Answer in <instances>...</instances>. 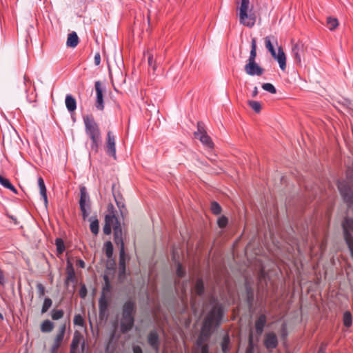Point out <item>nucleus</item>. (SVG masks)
<instances>
[{"instance_id": "obj_1", "label": "nucleus", "mask_w": 353, "mask_h": 353, "mask_svg": "<svg viewBox=\"0 0 353 353\" xmlns=\"http://www.w3.org/2000/svg\"><path fill=\"white\" fill-rule=\"evenodd\" d=\"M338 188L345 203L347 205V216L342 223L343 236L345 243L353 259V170L348 169L347 179L345 181H339Z\"/></svg>"}, {"instance_id": "obj_2", "label": "nucleus", "mask_w": 353, "mask_h": 353, "mask_svg": "<svg viewBox=\"0 0 353 353\" xmlns=\"http://www.w3.org/2000/svg\"><path fill=\"white\" fill-rule=\"evenodd\" d=\"M114 230V243L119 245V272L120 274L125 273V254L124 243L122 237V229L117 216L113 213L105 215V225L103 230L105 234L108 235Z\"/></svg>"}, {"instance_id": "obj_3", "label": "nucleus", "mask_w": 353, "mask_h": 353, "mask_svg": "<svg viewBox=\"0 0 353 353\" xmlns=\"http://www.w3.org/2000/svg\"><path fill=\"white\" fill-rule=\"evenodd\" d=\"M223 316V309L221 305L216 304L206 316L203 321L200 335L196 341V345L206 344L210 337L214 327L218 326Z\"/></svg>"}, {"instance_id": "obj_4", "label": "nucleus", "mask_w": 353, "mask_h": 353, "mask_svg": "<svg viewBox=\"0 0 353 353\" xmlns=\"http://www.w3.org/2000/svg\"><path fill=\"white\" fill-rule=\"evenodd\" d=\"M136 304L134 301H127L122 307L120 329L122 333H126L134 326Z\"/></svg>"}, {"instance_id": "obj_5", "label": "nucleus", "mask_w": 353, "mask_h": 353, "mask_svg": "<svg viewBox=\"0 0 353 353\" xmlns=\"http://www.w3.org/2000/svg\"><path fill=\"white\" fill-rule=\"evenodd\" d=\"M83 119L85 132L92 141L91 150L94 152H97L99 145L101 141V132L99 125L95 122L92 115H84Z\"/></svg>"}, {"instance_id": "obj_6", "label": "nucleus", "mask_w": 353, "mask_h": 353, "mask_svg": "<svg viewBox=\"0 0 353 353\" xmlns=\"http://www.w3.org/2000/svg\"><path fill=\"white\" fill-rule=\"evenodd\" d=\"M256 39L252 38L250 56L244 66L245 73L250 76H261L264 72V69L256 62Z\"/></svg>"}, {"instance_id": "obj_7", "label": "nucleus", "mask_w": 353, "mask_h": 353, "mask_svg": "<svg viewBox=\"0 0 353 353\" xmlns=\"http://www.w3.org/2000/svg\"><path fill=\"white\" fill-rule=\"evenodd\" d=\"M249 5V0H241L239 8V22L247 27L251 28L255 23L256 17L254 14H248Z\"/></svg>"}, {"instance_id": "obj_8", "label": "nucleus", "mask_w": 353, "mask_h": 353, "mask_svg": "<svg viewBox=\"0 0 353 353\" xmlns=\"http://www.w3.org/2000/svg\"><path fill=\"white\" fill-rule=\"evenodd\" d=\"M196 138L199 139L200 141L206 147L212 148L214 144L211 138L207 134L205 129V125L203 122L199 121L197 123V131L194 132Z\"/></svg>"}, {"instance_id": "obj_9", "label": "nucleus", "mask_w": 353, "mask_h": 353, "mask_svg": "<svg viewBox=\"0 0 353 353\" xmlns=\"http://www.w3.org/2000/svg\"><path fill=\"white\" fill-rule=\"evenodd\" d=\"M85 344L83 335L78 331L74 333V336L70 345V353H83Z\"/></svg>"}, {"instance_id": "obj_10", "label": "nucleus", "mask_w": 353, "mask_h": 353, "mask_svg": "<svg viewBox=\"0 0 353 353\" xmlns=\"http://www.w3.org/2000/svg\"><path fill=\"white\" fill-rule=\"evenodd\" d=\"M81 197L79 201L80 209L82 212L83 219L85 220L90 210V200L89 196L86 192L85 188L82 187L80 190Z\"/></svg>"}, {"instance_id": "obj_11", "label": "nucleus", "mask_w": 353, "mask_h": 353, "mask_svg": "<svg viewBox=\"0 0 353 353\" xmlns=\"http://www.w3.org/2000/svg\"><path fill=\"white\" fill-rule=\"evenodd\" d=\"M306 48L301 41L292 43V54L296 64L301 65Z\"/></svg>"}, {"instance_id": "obj_12", "label": "nucleus", "mask_w": 353, "mask_h": 353, "mask_svg": "<svg viewBox=\"0 0 353 353\" xmlns=\"http://www.w3.org/2000/svg\"><path fill=\"white\" fill-rule=\"evenodd\" d=\"M147 339L148 343L150 345V347L156 352V353H159L161 345V340L157 330H151L148 335Z\"/></svg>"}, {"instance_id": "obj_13", "label": "nucleus", "mask_w": 353, "mask_h": 353, "mask_svg": "<svg viewBox=\"0 0 353 353\" xmlns=\"http://www.w3.org/2000/svg\"><path fill=\"white\" fill-rule=\"evenodd\" d=\"M278 343L277 336L274 332H268L264 335L263 344L268 350L275 349Z\"/></svg>"}, {"instance_id": "obj_14", "label": "nucleus", "mask_w": 353, "mask_h": 353, "mask_svg": "<svg viewBox=\"0 0 353 353\" xmlns=\"http://www.w3.org/2000/svg\"><path fill=\"white\" fill-rule=\"evenodd\" d=\"M108 300L103 293L99 301V317L101 320L107 319L108 316Z\"/></svg>"}, {"instance_id": "obj_15", "label": "nucleus", "mask_w": 353, "mask_h": 353, "mask_svg": "<svg viewBox=\"0 0 353 353\" xmlns=\"http://www.w3.org/2000/svg\"><path fill=\"white\" fill-rule=\"evenodd\" d=\"M94 88L96 91V103L95 106L99 110H103L104 108L103 104V90L102 88L101 83L100 81H96L94 84Z\"/></svg>"}, {"instance_id": "obj_16", "label": "nucleus", "mask_w": 353, "mask_h": 353, "mask_svg": "<svg viewBox=\"0 0 353 353\" xmlns=\"http://www.w3.org/2000/svg\"><path fill=\"white\" fill-rule=\"evenodd\" d=\"M106 153L116 159L115 137L111 131L107 133Z\"/></svg>"}, {"instance_id": "obj_17", "label": "nucleus", "mask_w": 353, "mask_h": 353, "mask_svg": "<svg viewBox=\"0 0 353 353\" xmlns=\"http://www.w3.org/2000/svg\"><path fill=\"white\" fill-rule=\"evenodd\" d=\"M65 332V325L63 324L60 327L59 332L57 333V334L56 335V336L54 338L53 345L51 347L52 353H56L57 352L58 349L61 346V344L63 340Z\"/></svg>"}, {"instance_id": "obj_18", "label": "nucleus", "mask_w": 353, "mask_h": 353, "mask_svg": "<svg viewBox=\"0 0 353 353\" xmlns=\"http://www.w3.org/2000/svg\"><path fill=\"white\" fill-rule=\"evenodd\" d=\"M267 323V317L265 314H261L255 321V329L258 335H261L264 327Z\"/></svg>"}, {"instance_id": "obj_19", "label": "nucleus", "mask_w": 353, "mask_h": 353, "mask_svg": "<svg viewBox=\"0 0 353 353\" xmlns=\"http://www.w3.org/2000/svg\"><path fill=\"white\" fill-rule=\"evenodd\" d=\"M275 59L278 61L280 68L284 70L286 68V57L281 47L278 48L277 56Z\"/></svg>"}, {"instance_id": "obj_20", "label": "nucleus", "mask_w": 353, "mask_h": 353, "mask_svg": "<svg viewBox=\"0 0 353 353\" xmlns=\"http://www.w3.org/2000/svg\"><path fill=\"white\" fill-rule=\"evenodd\" d=\"M65 106L70 112H74L77 108V102L75 99L70 94H67L65 100Z\"/></svg>"}, {"instance_id": "obj_21", "label": "nucleus", "mask_w": 353, "mask_h": 353, "mask_svg": "<svg viewBox=\"0 0 353 353\" xmlns=\"http://www.w3.org/2000/svg\"><path fill=\"white\" fill-rule=\"evenodd\" d=\"M38 185L40 190V194L41 197L43 199L45 205L47 206L48 204V197H47V192H46V188L44 183L43 179L42 177H39L38 179Z\"/></svg>"}, {"instance_id": "obj_22", "label": "nucleus", "mask_w": 353, "mask_h": 353, "mask_svg": "<svg viewBox=\"0 0 353 353\" xmlns=\"http://www.w3.org/2000/svg\"><path fill=\"white\" fill-rule=\"evenodd\" d=\"M204 292V285L201 279H198L192 289V296L197 295L201 296Z\"/></svg>"}, {"instance_id": "obj_23", "label": "nucleus", "mask_w": 353, "mask_h": 353, "mask_svg": "<svg viewBox=\"0 0 353 353\" xmlns=\"http://www.w3.org/2000/svg\"><path fill=\"white\" fill-rule=\"evenodd\" d=\"M79 43V37L75 32L70 33L67 39V46L70 48L76 47Z\"/></svg>"}, {"instance_id": "obj_24", "label": "nucleus", "mask_w": 353, "mask_h": 353, "mask_svg": "<svg viewBox=\"0 0 353 353\" xmlns=\"http://www.w3.org/2000/svg\"><path fill=\"white\" fill-rule=\"evenodd\" d=\"M54 328V323L50 320H45L41 325V330L42 332H50Z\"/></svg>"}, {"instance_id": "obj_25", "label": "nucleus", "mask_w": 353, "mask_h": 353, "mask_svg": "<svg viewBox=\"0 0 353 353\" xmlns=\"http://www.w3.org/2000/svg\"><path fill=\"white\" fill-rule=\"evenodd\" d=\"M276 39L274 36H268L265 38V46L268 50L274 49L273 43H276Z\"/></svg>"}, {"instance_id": "obj_26", "label": "nucleus", "mask_w": 353, "mask_h": 353, "mask_svg": "<svg viewBox=\"0 0 353 353\" xmlns=\"http://www.w3.org/2000/svg\"><path fill=\"white\" fill-rule=\"evenodd\" d=\"M222 351L227 353L230 350V337L228 334L224 336L221 343Z\"/></svg>"}, {"instance_id": "obj_27", "label": "nucleus", "mask_w": 353, "mask_h": 353, "mask_svg": "<svg viewBox=\"0 0 353 353\" xmlns=\"http://www.w3.org/2000/svg\"><path fill=\"white\" fill-rule=\"evenodd\" d=\"M327 25L330 30H333L339 26V22L336 18L328 17L327 19Z\"/></svg>"}, {"instance_id": "obj_28", "label": "nucleus", "mask_w": 353, "mask_h": 353, "mask_svg": "<svg viewBox=\"0 0 353 353\" xmlns=\"http://www.w3.org/2000/svg\"><path fill=\"white\" fill-rule=\"evenodd\" d=\"M90 228L93 234L97 235L99 233V225L97 219L91 221Z\"/></svg>"}, {"instance_id": "obj_29", "label": "nucleus", "mask_w": 353, "mask_h": 353, "mask_svg": "<svg viewBox=\"0 0 353 353\" xmlns=\"http://www.w3.org/2000/svg\"><path fill=\"white\" fill-rule=\"evenodd\" d=\"M343 324L345 327H349L352 325V315L348 311L343 314Z\"/></svg>"}, {"instance_id": "obj_30", "label": "nucleus", "mask_w": 353, "mask_h": 353, "mask_svg": "<svg viewBox=\"0 0 353 353\" xmlns=\"http://www.w3.org/2000/svg\"><path fill=\"white\" fill-rule=\"evenodd\" d=\"M52 301L50 298H46L41 308V313H46L49 308L52 306Z\"/></svg>"}, {"instance_id": "obj_31", "label": "nucleus", "mask_w": 353, "mask_h": 353, "mask_svg": "<svg viewBox=\"0 0 353 353\" xmlns=\"http://www.w3.org/2000/svg\"><path fill=\"white\" fill-rule=\"evenodd\" d=\"M248 105L256 112H257V113L260 112V111L261 110V105L259 102L256 101H249Z\"/></svg>"}, {"instance_id": "obj_32", "label": "nucleus", "mask_w": 353, "mask_h": 353, "mask_svg": "<svg viewBox=\"0 0 353 353\" xmlns=\"http://www.w3.org/2000/svg\"><path fill=\"white\" fill-rule=\"evenodd\" d=\"M63 315L64 312L62 310H53L52 311L51 316L53 320L57 321L63 318Z\"/></svg>"}, {"instance_id": "obj_33", "label": "nucleus", "mask_w": 353, "mask_h": 353, "mask_svg": "<svg viewBox=\"0 0 353 353\" xmlns=\"http://www.w3.org/2000/svg\"><path fill=\"white\" fill-rule=\"evenodd\" d=\"M105 254L108 258H110L113 254V246L110 241H108L105 244Z\"/></svg>"}, {"instance_id": "obj_34", "label": "nucleus", "mask_w": 353, "mask_h": 353, "mask_svg": "<svg viewBox=\"0 0 353 353\" xmlns=\"http://www.w3.org/2000/svg\"><path fill=\"white\" fill-rule=\"evenodd\" d=\"M211 210L213 214L218 215L221 212V207L217 202L213 201L211 203Z\"/></svg>"}, {"instance_id": "obj_35", "label": "nucleus", "mask_w": 353, "mask_h": 353, "mask_svg": "<svg viewBox=\"0 0 353 353\" xmlns=\"http://www.w3.org/2000/svg\"><path fill=\"white\" fill-rule=\"evenodd\" d=\"M262 88L264 90L269 92L270 93H272V94H275L276 92V90L275 87L272 83H263L262 85Z\"/></svg>"}, {"instance_id": "obj_36", "label": "nucleus", "mask_w": 353, "mask_h": 353, "mask_svg": "<svg viewBox=\"0 0 353 353\" xmlns=\"http://www.w3.org/2000/svg\"><path fill=\"white\" fill-rule=\"evenodd\" d=\"M55 245L57 246V250L59 253L61 254L65 250L64 243L61 239H57L55 240Z\"/></svg>"}, {"instance_id": "obj_37", "label": "nucleus", "mask_w": 353, "mask_h": 353, "mask_svg": "<svg viewBox=\"0 0 353 353\" xmlns=\"http://www.w3.org/2000/svg\"><path fill=\"white\" fill-rule=\"evenodd\" d=\"M74 324L79 326H83L84 320L81 314H76L74 317Z\"/></svg>"}, {"instance_id": "obj_38", "label": "nucleus", "mask_w": 353, "mask_h": 353, "mask_svg": "<svg viewBox=\"0 0 353 353\" xmlns=\"http://www.w3.org/2000/svg\"><path fill=\"white\" fill-rule=\"evenodd\" d=\"M218 225L221 228H225L228 224V219L223 216L218 219Z\"/></svg>"}, {"instance_id": "obj_39", "label": "nucleus", "mask_w": 353, "mask_h": 353, "mask_svg": "<svg viewBox=\"0 0 353 353\" xmlns=\"http://www.w3.org/2000/svg\"><path fill=\"white\" fill-rule=\"evenodd\" d=\"M185 274V272L184 269L183 268L181 264L178 263L177 265V269H176V275L178 277L181 278L183 277Z\"/></svg>"}, {"instance_id": "obj_40", "label": "nucleus", "mask_w": 353, "mask_h": 353, "mask_svg": "<svg viewBox=\"0 0 353 353\" xmlns=\"http://www.w3.org/2000/svg\"><path fill=\"white\" fill-rule=\"evenodd\" d=\"M37 290L39 296H43L45 294V288L41 283L37 285Z\"/></svg>"}, {"instance_id": "obj_41", "label": "nucleus", "mask_w": 353, "mask_h": 353, "mask_svg": "<svg viewBox=\"0 0 353 353\" xmlns=\"http://www.w3.org/2000/svg\"><path fill=\"white\" fill-rule=\"evenodd\" d=\"M10 183V181L6 178H3L0 175V184L3 187L7 188V186Z\"/></svg>"}, {"instance_id": "obj_42", "label": "nucleus", "mask_w": 353, "mask_h": 353, "mask_svg": "<svg viewBox=\"0 0 353 353\" xmlns=\"http://www.w3.org/2000/svg\"><path fill=\"white\" fill-rule=\"evenodd\" d=\"M198 346L201 347V353H209V345L208 344H202Z\"/></svg>"}, {"instance_id": "obj_43", "label": "nucleus", "mask_w": 353, "mask_h": 353, "mask_svg": "<svg viewBox=\"0 0 353 353\" xmlns=\"http://www.w3.org/2000/svg\"><path fill=\"white\" fill-rule=\"evenodd\" d=\"M148 65L150 67L152 68L154 71L156 70V66L153 61V56L152 54L148 57Z\"/></svg>"}, {"instance_id": "obj_44", "label": "nucleus", "mask_w": 353, "mask_h": 353, "mask_svg": "<svg viewBox=\"0 0 353 353\" xmlns=\"http://www.w3.org/2000/svg\"><path fill=\"white\" fill-rule=\"evenodd\" d=\"M86 294H87V290H86V288H85V285H83V286L81 288V290H80V291H79V296H80L81 298H85V296H86Z\"/></svg>"}, {"instance_id": "obj_45", "label": "nucleus", "mask_w": 353, "mask_h": 353, "mask_svg": "<svg viewBox=\"0 0 353 353\" xmlns=\"http://www.w3.org/2000/svg\"><path fill=\"white\" fill-rule=\"evenodd\" d=\"M101 63V56L99 52L96 53L94 55V63L96 65H99Z\"/></svg>"}, {"instance_id": "obj_46", "label": "nucleus", "mask_w": 353, "mask_h": 353, "mask_svg": "<svg viewBox=\"0 0 353 353\" xmlns=\"http://www.w3.org/2000/svg\"><path fill=\"white\" fill-rule=\"evenodd\" d=\"M326 350V344L325 343H321L319 350L318 351V353H325Z\"/></svg>"}, {"instance_id": "obj_47", "label": "nucleus", "mask_w": 353, "mask_h": 353, "mask_svg": "<svg viewBox=\"0 0 353 353\" xmlns=\"http://www.w3.org/2000/svg\"><path fill=\"white\" fill-rule=\"evenodd\" d=\"M104 279L105 281V286L103 288V291H105V290L109 291L110 284H109L108 279L107 276H105Z\"/></svg>"}, {"instance_id": "obj_48", "label": "nucleus", "mask_w": 353, "mask_h": 353, "mask_svg": "<svg viewBox=\"0 0 353 353\" xmlns=\"http://www.w3.org/2000/svg\"><path fill=\"white\" fill-rule=\"evenodd\" d=\"M133 353H143L141 347L137 345L133 347Z\"/></svg>"}, {"instance_id": "obj_49", "label": "nucleus", "mask_w": 353, "mask_h": 353, "mask_svg": "<svg viewBox=\"0 0 353 353\" xmlns=\"http://www.w3.org/2000/svg\"><path fill=\"white\" fill-rule=\"evenodd\" d=\"M8 189H9L10 190H11L12 192H14V193H17V191L16 190V188L10 183H9V185L7 186Z\"/></svg>"}, {"instance_id": "obj_50", "label": "nucleus", "mask_w": 353, "mask_h": 353, "mask_svg": "<svg viewBox=\"0 0 353 353\" xmlns=\"http://www.w3.org/2000/svg\"><path fill=\"white\" fill-rule=\"evenodd\" d=\"M8 189H9L10 190H11L12 192H14V193H17V191L16 190V188L10 183H9V185L7 186Z\"/></svg>"}, {"instance_id": "obj_51", "label": "nucleus", "mask_w": 353, "mask_h": 353, "mask_svg": "<svg viewBox=\"0 0 353 353\" xmlns=\"http://www.w3.org/2000/svg\"><path fill=\"white\" fill-rule=\"evenodd\" d=\"M8 189H9L10 190H11L12 192H14V193H17V191L16 190V188L10 183H9V185L7 186Z\"/></svg>"}, {"instance_id": "obj_52", "label": "nucleus", "mask_w": 353, "mask_h": 353, "mask_svg": "<svg viewBox=\"0 0 353 353\" xmlns=\"http://www.w3.org/2000/svg\"><path fill=\"white\" fill-rule=\"evenodd\" d=\"M8 189H9L10 190H11L12 192H14V193H17V191L16 190V188L10 183H9V185L7 186Z\"/></svg>"}, {"instance_id": "obj_53", "label": "nucleus", "mask_w": 353, "mask_h": 353, "mask_svg": "<svg viewBox=\"0 0 353 353\" xmlns=\"http://www.w3.org/2000/svg\"><path fill=\"white\" fill-rule=\"evenodd\" d=\"M5 282L4 275L3 272L0 270V284L3 285Z\"/></svg>"}, {"instance_id": "obj_54", "label": "nucleus", "mask_w": 353, "mask_h": 353, "mask_svg": "<svg viewBox=\"0 0 353 353\" xmlns=\"http://www.w3.org/2000/svg\"><path fill=\"white\" fill-rule=\"evenodd\" d=\"M269 51H270L271 55L272 56V57H274L275 59L276 57V56H277V53L276 52L275 49L274 48V49L270 50Z\"/></svg>"}, {"instance_id": "obj_55", "label": "nucleus", "mask_w": 353, "mask_h": 353, "mask_svg": "<svg viewBox=\"0 0 353 353\" xmlns=\"http://www.w3.org/2000/svg\"><path fill=\"white\" fill-rule=\"evenodd\" d=\"M281 334H282V336L285 337V335H286V333H285V325H283L282 327H281Z\"/></svg>"}, {"instance_id": "obj_56", "label": "nucleus", "mask_w": 353, "mask_h": 353, "mask_svg": "<svg viewBox=\"0 0 353 353\" xmlns=\"http://www.w3.org/2000/svg\"><path fill=\"white\" fill-rule=\"evenodd\" d=\"M257 94H258V89H257V87H255L252 92V97H255Z\"/></svg>"}, {"instance_id": "obj_57", "label": "nucleus", "mask_w": 353, "mask_h": 353, "mask_svg": "<svg viewBox=\"0 0 353 353\" xmlns=\"http://www.w3.org/2000/svg\"><path fill=\"white\" fill-rule=\"evenodd\" d=\"M247 291H248V299H250L252 297V292L250 291V290L248 288H247Z\"/></svg>"}, {"instance_id": "obj_58", "label": "nucleus", "mask_w": 353, "mask_h": 353, "mask_svg": "<svg viewBox=\"0 0 353 353\" xmlns=\"http://www.w3.org/2000/svg\"><path fill=\"white\" fill-rule=\"evenodd\" d=\"M79 266H80V267H81V268H84V266H85V263H84L82 260H80V261H79Z\"/></svg>"}, {"instance_id": "obj_59", "label": "nucleus", "mask_w": 353, "mask_h": 353, "mask_svg": "<svg viewBox=\"0 0 353 353\" xmlns=\"http://www.w3.org/2000/svg\"><path fill=\"white\" fill-rule=\"evenodd\" d=\"M74 272H73V271H72V272H70V273L69 274V275H68V279H70L72 277H73V276H74Z\"/></svg>"}, {"instance_id": "obj_60", "label": "nucleus", "mask_w": 353, "mask_h": 353, "mask_svg": "<svg viewBox=\"0 0 353 353\" xmlns=\"http://www.w3.org/2000/svg\"><path fill=\"white\" fill-rule=\"evenodd\" d=\"M249 343L250 344L252 343V334H250V337H249Z\"/></svg>"}, {"instance_id": "obj_61", "label": "nucleus", "mask_w": 353, "mask_h": 353, "mask_svg": "<svg viewBox=\"0 0 353 353\" xmlns=\"http://www.w3.org/2000/svg\"><path fill=\"white\" fill-rule=\"evenodd\" d=\"M191 302H192V305H194V302H195V301H194V298H193V297L192 298V301H191Z\"/></svg>"}]
</instances>
